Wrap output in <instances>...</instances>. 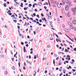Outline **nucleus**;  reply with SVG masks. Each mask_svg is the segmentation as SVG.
I'll use <instances>...</instances> for the list:
<instances>
[{"mask_svg":"<svg viewBox=\"0 0 76 76\" xmlns=\"http://www.w3.org/2000/svg\"><path fill=\"white\" fill-rule=\"evenodd\" d=\"M14 0L15 1V3H16V4H19V3H18V2L16 1V0Z\"/></svg>","mask_w":76,"mask_h":76,"instance_id":"nucleus-13","label":"nucleus"},{"mask_svg":"<svg viewBox=\"0 0 76 76\" xmlns=\"http://www.w3.org/2000/svg\"><path fill=\"white\" fill-rule=\"evenodd\" d=\"M44 8L45 10L47 9V7H44Z\"/></svg>","mask_w":76,"mask_h":76,"instance_id":"nucleus-46","label":"nucleus"},{"mask_svg":"<svg viewBox=\"0 0 76 76\" xmlns=\"http://www.w3.org/2000/svg\"><path fill=\"white\" fill-rule=\"evenodd\" d=\"M67 15L68 17H70V12L68 13Z\"/></svg>","mask_w":76,"mask_h":76,"instance_id":"nucleus-10","label":"nucleus"},{"mask_svg":"<svg viewBox=\"0 0 76 76\" xmlns=\"http://www.w3.org/2000/svg\"><path fill=\"white\" fill-rule=\"evenodd\" d=\"M26 25V26H27V23L25 22V24L24 25V26H25Z\"/></svg>","mask_w":76,"mask_h":76,"instance_id":"nucleus-15","label":"nucleus"},{"mask_svg":"<svg viewBox=\"0 0 76 76\" xmlns=\"http://www.w3.org/2000/svg\"><path fill=\"white\" fill-rule=\"evenodd\" d=\"M45 73H47V70H45Z\"/></svg>","mask_w":76,"mask_h":76,"instance_id":"nucleus-47","label":"nucleus"},{"mask_svg":"<svg viewBox=\"0 0 76 76\" xmlns=\"http://www.w3.org/2000/svg\"><path fill=\"white\" fill-rule=\"evenodd\" d=\"M10 12H11V11H10V10H9L8 12H5V15H6V13H10Z\"/></svg>","mask_w":76,"mask_h":76,"instance_id":"nucleus-9","label":"nucleus"},{"mask_svg":"<svg viewBox=\"0 0 76 76\" xmlns=\"http://www.w3.org/2000/svg\"><path fill=\"white\" fill-rule=\"evenodd\" d=\"M32 41H33V39H30V41H31V42H32Z\"/></svg>","mask_w":76,"mask_h":76,"instance_id":"nucleus-45","label":"nucleus"},{"mask_svg":"<svg viewBox=\"0 0 76 76\" xmlns=\"http://www.w3.org/2000/svg\"><path fill=\"white\" fill-rule=\"evenodd\" d=\"M63 72H66V69H63Z\"/></svg>","mask_w":76,"mask_h":76,"instance_id":"nucleus-43","label":"nucleus"},{"mask_svg":"<svg viewBox=\"0 0 76 76\" xmlns=\"http://www.w3.org/2000/svg\"><path fill=\"white\" fill-rule=\"evenodd\" d=\"M38 4L39 5V6H41V3L40 2L38 3Z\"/></svg>","mask_w":76,"mask_h":76,"instance_id":"nucleus-14","label":"nucleus"},{"mask_svg":"<svg viewBox=\"0 0 76 76\" xmlns=\"http://www.w3.org/2000/svg\"><path fill=\"white\" fill-rule=\"evenodd\" d=\"M23 51L24 53H26V49H25V47H24Z\"/></svg>","mask_w":76,"mask_h":76,"instance_id":"nucleus-7","label":"nucleus"},{"mask_svg":"<svg viewBox=\"0 0 76 76\" xmlns=\"http://www.w3.org/2000/svg\"><path fill=\"white\" fill-rule=\"evenodd\" d=\"M4 7H7V5H6V3H4Z\"/></svg>","mask_w":76,"mask_h":76,"instance_id":"nucleus-12","label":"nucleus"},{"mask_svg":"<svg viewBox=\"0 0 76 76\" xmlns=\"http://www.w3.org/2000/svg\"><path fill=\"white\" fill-rule=\"evenodd\" d=\"M47 59V58H43L42 59V61H44V60H46Z\"/></svg>","mask_w":76,"mask_h":76,"instance_id":"nucleus-19","label":"nucleus"},{"mask_svg":"<svg viewBox=\"0 0 76 76\" xmlns=\"http://www.w3.org/2000/svg\"><path fill=\"white\" fill-rule=\"evenodd\" d=\"M55 4H57V2L56 1H55Z\"/></svg>","mask_w":76,"mask_h":76,"instance_id":"nucleus-27","label":"nucleus"},{"mask_svg":"<svg viewBox=\"0 0 76 76\" xmlns=\"http://www.w3.org/2000/svg\"><path fill=\"white\" fill-rule=\"evenodd\" d=\"M53 0H50V2L52 4H53Z\"/></svg>","mask_w":76,"mask_h":76,"instance_id":"nucleus-16","label":"nucleus"},{"mask_svg":"<svg viewBox=\"0 0 76 76\" xmlns=\"http://www.w3.org/2000/svg\"><path fill=\"white\" fill-rule=\"evenodd\" d=\"M69 9V6L67 5H66L65 7V10Z\"/></svg>","mask_w":76,"mask_h":76,"instance_id":"nucleus-5","label":"nucleus"},{"mask_svg":"<svg viewBox=\"0 0 76 76\" xmlns=\"http://www.w3.org/2000/svg\"><path fill=\"white\" fill-rule=\"evenodd\" d=\"M21 45H23V44H24V43H23V42H21Z\"/></svg>","mask_w":76,"mask_h":76,"instance_id":"nucleus-60","label":"nucleus"},{"mask_svg":"<svg viewBox=\"0 0 76 76\" xmlns=\"http://www.w3.org/2000/svg\"><path fill=\"white\" fill-rule=\"evenodd\" d=\"M26 19V17H23V19Z\"/></svg>","mask_w":76,"mask_h":76,"instance_id":"nucleus-53","label":"nucleus"},{"mask_svg":"<svg viewBox=\"0 0 76 76\" xmlns=\"http://www.w3.org/2000/svg\"><path fill=\"white\" fill-rule=\"evenodd\" d=\"M65 51H66V53H67V52H69V51L67 50L66 49L65 50Z\"/></svg>","mask_w":76,"mask_h":76,"instance_id":"nucleus-22","label":"nucleus"},{"mask_svg":"<svg viewBox=\"0 0 76 76\" xmlns=\"http://www.w3.org/2000/svg\"><path fill=\"white\" fill-rule=\"evenodd\" d=\"M39 22H42V20H39Z\"/></svg>","mask_w":76,"mask_h":76,"instance_id":"nucleus-59","label":"nucleus"},{"mask_svg":"<svg viewBox=\"0 0 76 76\" xmlns=\"http://www.w3.org/2000/svg\"><path fill=\"white\" fill-rule=\"evenodd\" d=\"M68 25L69 26V27L71 29H74V27L73 26V24L69 21L67 22Z\"/></svg>","mask_w":76,"mask_h":76,"instance_id":"nucleus-1","label":"nucleus"},{"mask_svg":"<svg viewBox=\"0 0 76 76\" xmlns=\"http://www.w3.org/2000/svg\"><path fill=\"white\" fill-rule=\"evenodd\" d=\"M42 20H45V22H46V21H47V20H46L45 18H42Z\"/></svg>","mask_w":76,"mask_h":76,"instance_id":"nucleus-6","label":"nucleus"},{"mask_svg":"<svg viewBox=\"0 0 76 76\" xmlns=\"http://www.w3.org/2000/svg\"><path fill=\"white\" fill-rule=\"evenodd\" d=\"M13 22L15 23H16V22H17V21H16V20H13Z\"/></svg>","mask_w":76,"mask_h":76,"instance_id":"nucleus-30","label":"nucleus"},{"mask_svg":"<svg viewBox=\"0 0 76 76\" xmlns=\"http://www.w3.org/2000/svg\"><path fill=\"white\" fill-rule=\"evenodd\" d=\"M72 62H75V60H74V59H72Z\"/></svg>","mask_w":76,"mask_h":76,"instance_id":"nucleus-62","label":"nucleus"},{"mask_svg":"<svg viewBox=\"0 0 76 76\" xmlns=\"http://www.w3.org/2000/svg\"><path fill=\"white\" fill-rule=\"evenodd\" d=\"M66 57H67V58H66V60H68L69 61V60H70V56L67 55L66 56Z\"/></svg>","mask_w":76,"mask_h":76,"instance_id":"nucleus-3","label":"nucleus"},{"mask_svg":"<svg viewBox=\"0 0 76 76\" xmlns=\"http://www.w3.org/2000/svg\"><path fill=\"white\" fill-rule=\"evenodd\" d=\"M36 32H37V33H38V30L37 29H36Z\"/></svg>","mask_w":76,"mask_h":76,"instance_id":"nucleus-33","label":"nucleus"},{"mask_svg":"<svg viewBox=\"0 0 76 76\" xmlns=\"http://www.w3.org/2000/svg\"><path fill=\"white\" fill-rule=\"evenodd\" d=\"M56 47H57V48H58V47H59V46L58 45H57Z\"/></svg>","mask_w":76,"mask_h":76,"instance_id":"nucleus-48","label":"nucleus"},{"mask_svg":"<svg viewBox=\"0 0 76 76\" xmlns=\"http://www.w3.org/2000/svg\"><path fill=\"white\" fill-rule=\"evenodd\" d=\"M62 26H63V28H65V26L64 25H63Z\"/></svg>","mask_w":76,"mask_h":76,"instance_id":"nucleus-36","label":"nucleus"},{"mask_svg":"<svg viewBox=\"0 0 76 76\" xmlns=\"http://www.w3.org/2000/svg\"><path fill=\"white\" fill-rule=\"evenodd\" d=\"M5 68V67L4 66H3L2 68V69L3 70H4V68Z\"/></svg>","mask_w":76,"mask_h":76,"instance_id":"nucleus-41","label":"nucleus"},{"mask_svg":"<svg viewBox=\"0 0 76 76\" xmlns=\"http://www.w3.org/2000/svg\"><path fill=\"white\" fill-rule=\"evenodd\" d=\"M53 64H55V61H54V60H53Z\"/></svg>","mask_w":76,"mask_h":76,"instance_id":"nucleus-64","label":"nucleus"},{"mask_svg":"<svg viewBox=\"0 0 76 76\" xmlns=\"http://www.w3.org/2000/svg\"><path fill=\"white\" fill-rule=\"evenodd\" d=\"M41 15L43 17V16H44V15H43V14L42 13L41 14Z\"/></svg>","mask_w":76,"mask_h":76,"instance_id":"nucleus-51","label":"nucleus"},{"mask_svg":"<svg viewBox=\"0 0 76 76\" xmlns=\"http://www.w3.org/2000/svg\"><path fill=\"white\" fill-rule=\"evenodd\" d=\"M19 18H22V16H20L19 17Z\"/></svg>","mask_w":76,"mask_h":76,"instance_id":"nucleus-57","label":"nucleus"},{"mask_svg":"<svg viewBox=\"0 0 76 76\" xmlns=\"http://www.w3.org/2000/svg\"><path fill=\"white\" fill-rule=\"evenodd\" d=\"M37 4V3H35L33 4V6H32V7L33 8H34V7H35V5L36 6H37V5H36Z\"/></svg>","mask_w":76,"mask_h":76,"instance_id":"nucleus-8","label":"nucleus"},{"mask_svg":"<svg viewBox=\"0 0 76 76\" xmlns=\"http://www.w3.org/2000/svg\"><path fill=\"white\" fill-rule=\"evenodd\" d=\"M15 15H12V16H11V17H15Z\"/></svg>","mask_w":76,"mask_h":76,"instance_id":"nucleus-61","label":"nucleus"},{"mask_svg":"<svg viewBox=\"0 0 76 76\" xmlns=\"http://www.w3.org/2000/svg\"><path fill=\"white\" fill-rule=\"evenodd\" d=\"M75 9V10H76V7H75V8H72V10H73Z\"/></svg>","mask_w":76,"mask_h":76,"instance_id":"nucleus-32","label":"nucleus"},{"mask_svg":"<svg viewBox=\"0 0 76 76\" xmlns=\"http://www.w3.org/2000/svg\"><path fill=\"white\" fill-rule=\"evenodd\" d=\"M18 28L19 29V28H20V26H18Z\"/></svg>","mask_w":76,"mask_h":76,"instance_id":"nucleus-44","label":"nucleus"},{"mask_svg":"<svg viewBox=\"0 0 76 76\" xmlns=\"http://www.w3.org/2000/svg\"><path fill=\"white\" fill-rule=\"evenodd\" d=\"M29 6L30 7H31V6H32V4H29Z\"/></svg>","mask_w":76,"mask_h":76,"instance_id":"nucleus-37","label":"nucleus"},{"mask_svg":"<svg viewBox=\"0 0 76 76\" xmlns=\"http://www.w3.org/2000/svg\"><path fill=\"white\" fill-rule=\"evenodd\" d=\"M37 16L38 18H39V15H37Z\"/></svg>","mask_w":76,"mask_h":76,"instance_id":"nucleus-35","label":"nucleus"},{"mask_svg":"<svg viewBox=\"0 0 76 76\" xmlns=\"http://www.w3.org/2000/svg\"><path fill=\"white\" fill-rule=\"evenodd\" d=\"M36 20L38 21H39V20H38L37 18L36 19Z\"/></svg>","mask_w":76,"mask_h":76,"instance_id":"nucleus-63","label":"nucleus"},{"mask_svg":"<svg viewBox=\"0 0 76 76\" xmlns=\"http://www.w3.org/2000/svg\"><path fill=\"white\" fill-rule=\"evenodd\" d=\"M64 48H62V51H64Z\"/></svg>","mask_w":76,"mask_h":76,"instance_id":"nucleus-42","label":"nucleus"},{"mask_svg":"<svg viewBox=\"0 0 76 76\" xmlns=\"http://www.w3.org/2000/svg\"><path fill=\"white\" fill-rule=\"evenodd\" d=\"M24 10H27V9L26 7H24Z\"/></svg>","mask_w":76,"mask_h":76,"instance_id":"nucleus-56","label":"nucleus"},{"mask_svg":"<svg viewBox=\"0 0 76 76\" xmlns=\"http://www.w3.org/2000/svg\"><path fill=\"white\" fill-rule=\"evenodd\" d=\"M33 15H34V16H36V14H35V13H33Z\"/></svg>","mask_w":76,"mask_h":76,"instance_id":"nucleus-50","label":"nucleus"},{"mask_svg":"<svg viewBox=\"0 0 76 76\" xmlns=\"http://www.w3.org/2000/svg\"><path fill=\"white\" fill-rule=\"evenodd\" d=\"M72 11L73 12H76V10H72Z\"/></svg>","mask_w":76,"mask_h":76,"instance_id":"nucleus-20","label":"nucleus"},{"mask_svg":"<svg viewBox=\"0 0 76 76\" xmlns=\"http://www.w3.org/2000/svg\"><path fill=\"white\" fill-rule=\"evenodd\" d=\"M72 70L73 72H76V70L75 69H72Z\"/></svg>","mask_w":76,"mask_h":76,"instance_id":"nucleus-38","label":"nucleus"},{"mask_svg":"<svg viewBox=\"0 0 76 76\" xmlns=\"http://www.w3.org/2000/svg\"><path fill=\"white\" fill-rule=\"evenodd\" d=\"M12 69H13V70H15V67L13 66H12Z\"/></svg>","mask_w":76,"mask_h":76,"instance_id":"nucleus-28","label":"nucleus"},{"mask_svg":"<svg viewBox=\"0 0 76 76\" xmlns=\"http://www.w3.org/2000/svg\"><path fill=\"white\" fill-rule=\"evenodd\" d=\"M5 52L6 53H7V49H5Z\"/></svg>","mask_w":76,"mask_h":76,"instance_id":"nucleus-40","label":"nucleus"},{"mask_svg":"<svg viewBox=\"0 0 76 76\" xmlns=\"http://www.w3.org/2000/svg\"><path fill=\"white\" fill-rule=\"evenodd\" d=\"M50 40H53V37H51L50 38Z\"/></svg>","mask_w":76,"mask_h":76,"instance_id":"nucleus-29","label":"nucleus"},{"mask_svg":"<svg viewBox=\"0 0 76 76\" xmlns=\"http://www.w3.org/2000/svg\"><path fill=\"white\" fill-rule=\"evenodd\" d=\"M1 58H4V55H2L1 56Z\"/></svg>","mask_w":76,"mask_h":76,"instance_id":"nucleus-18","label":"nucleus"},{"mask_svg":"<svg viewBox=\"0 0 76 76\" xmlns=\"http://www.w3.org/2000/svg\"><path fill=\"white\" fill-rule=\"evenodd\" d=\"M5 75H7V72L6 71V72H5Z\"/></svg>","mask_w":76,"mask_h":76,"instance_id":"nucleus-31","label":"nucleus"},{"mask_svg":"<svg viewBox=\"0 0 76 76\" xmlns=\"http://www.w3.org/2000/svg\"><path fill=\"white\" fill-rule=\"evenodd\" d=\"M56 41L57 42H58V39H56Z\"/></svg>","mask_w":76,"mask_h":76,"instance_id":"nucleus-55","label":"nucleus"},{"mask_svg":"<svg viewBox=\"0 0 76 76\" xmlns=\"http://www.w3.org/2000/svg\"><path fill=\"white\" fill-rule=\"evenodd\" d=\"M34 59H36V58H37V56L35 55L34 56Z\"/></svg>","mask_w":76,"mask_h":76,"instance_id":"nucleus-25","label":"nucleus"},{"mask_svg":"<svg viewBox=\"0 0 76 76\" xmlns=\"http://www.w3.org/2000/svg\"><path fill=\"white\" fill-rule=\"evenodd\" d=\"M63 4L64 5L65 4V2L64 1H62Z\"/></svg>","mask_w":76,"mask_h":76,"instance_id":"nucleus-23","label":"nucleus"},{"mask_svg":"<svg viewBox=\"0 0 76 76\" xmlns=\"http://www.w3.org/2000/svg\"><path fill=\"white\" fill-rule=\"evenodd\" d=\"M18 65H19V67H20V62L18 63Z\"/></svg>","mask_w":76,"mask_h":76,"instance_id":"nucleus-24","label":"nucleus"},{"mask_svg":"<svg viewBox=\"0 0 76 76\" xmlns=\"http://www.w3.org/2000/svg\"><path fill=\"white\" fill-rule=\"evenodd\" d=\"M23 69L24 70H25V69H26V68H25V66H23Z\"/></svg>","mask_w":76,"mask_h":76,"instance_id":"nucleus-34","label":"nucleus"},{"mask_svg":"<svg viewBox=\"0 0 76 76\" xmlns=\"http://www.w3.org/2000/svg\"><path fill=\"white\" fill-rule=\"evenodd\" d=\"M20 6L21 7H23V3H21Z\"/></svg>","mask_w":76,"mask_h":76,"instance_id":"nucleus-21","label":"nucleus"},{"mask_svg":"<svg viewBox=\"0 0 76 76\" xmlns=\"http://www.w3.org/2000/svg\"><path fill=\"white\" fill-rule=\"evenodd\" d=\"M64 30L65 31H66V32H69V30L67 29H65Z\"/></svg>","mask_w":76,"mask_h":76,"instance_id":"nucleus-17","label":"nucleus"},{"mask_svg":"<svg viewBox=\"0 0 76 76\" xmlns=\"http://www.w3.org/2000/svg\"><path fill=\"white\" fill-rule=\"evenodd\" d=\"M61 62H59V66H60V65H61Z\"/></svg>","mask_w":76,"mask_h":76,"instance_id":"nucleus-26","label":"nucleus"},{"mask_svg":"<svg viewBox=\"0 0 76 76\" xmlns=\"http://www.w3.org/2000/svg\"><path fill=\"white\" fill-rule=\"evenodd\" d=\"M34 73H35L33 74V75L34 76H36L35 75H36V74H37V71H35Z\"/></svg>","mask_w":76,"mask_h":76,"instance_id":"nucleus-11","label":"nucleus"},{"mask_svg":"<svg viewBox=\"0 0 76 76\" xmlns=\"http://www.w3.org/2000/svg\"><path fill=\"white\" fill-rule=\"evenodd\" d=\"M59 34H60L61 35H62V33L61 32H60L59 33Z\"/></svg>","mask_w":76,"mask_h":76,"instance_id":"nucleus-49","label":"nucleus"},{"mask_svg":"<svg viewBox=\"0 0 76 76\" xmlns=\"http://www.w3.org/2000/svg\"><path fill=\"white\" fill-rule=\"evenodd\" d=\"M7 3L8 4H9L10 3V2H9V1H7Z\"/></svg>","mask_w":76,"mask_h":76,"instance_id":"nucleus-39","label":"nucleus"},{"mask_svg":"<svg viewBox=\"0 0 76 76\" xmlns=\"http://www.w3.org/2000/svg\"><path fill=\"white\" fill-rule=\"evenodd\" d=\"M61 70H62V69L61 68L59 69V71H60V72H61Z\"/></svg>","mask_w":76,"mask_h":76,"instance_id":"nucleus-54","label":"nucleus"},{"mask_svg":"<svg viewBox=\"0 0 76 76\" xmlns=\"http://www.w3.org/2000/svg\"><path fill=\"white\" fill-rule=\"evenodd\" d=\"M72 23L74 25H76V21L75 20H73L72 22Z\"/></svg>","mask_w":76,"mask_h":76,"instance_id":"nucleus-4","label":"nucleus"},{"mask_svg":"<svg viewBox=\"0 0 76 76\" xmlns=\"http://www.w3.org/2000/svg\"><path fill=\"white\" fill-rule=\"evenodd\" d=\"M66 63H69V61H66Z\"/></svg>","mask_w":76,"mask_h":76,"instance_id":"nucleus-52","label":"nucleus"},{"mask_svg":"<svg viewBox=\"0 0 76 76\" xmlns=\"http://www.w3.org/2000/svg\"><path fill=\"white\" fill-rule=\"evenodd\" d=\"M29 64H31V63H32V62H29Z\"/></svg>","mask_w":76,"mask_h":76,"instance_id":"nucleus-58","label":"nucleus"},{"mask_svg":"<svg viewBox=\"0 0 76 76\" xmlns=\"http://www.w3.org/2000/svg\"><path fill=\"white\" fill-rule=\"evenodd\" d=\"M66 3H68L69 4L72 3V1L70 0H66Z\"/></svg>","mask_w":76,"mask_h":76,"instance_id":"nucleus-2","label":"nucleus"}]
</instances>
